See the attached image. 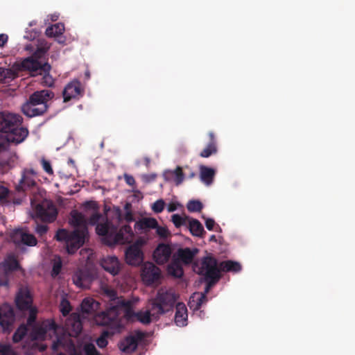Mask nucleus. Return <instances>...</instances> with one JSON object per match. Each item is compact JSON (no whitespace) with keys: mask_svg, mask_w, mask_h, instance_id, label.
I'll list each match as a JSON object with an SVG mask.
<instances>
[{"mask_svg":"<svg viewBox=\"0 0 355 355\" xmlns=\"http://www.w3.org/2000/svg\"><path fill=\"white\" fill-rule=\"evenodd\" d=\"M96 234L103 236V242L109 246L116 244L129 243L134 236V233L129 225H125L119 230L110 220L100 223L96 227Z\"/></svg>","mask_w":355,"mask_h":355,"instance_id":"nucleus-1","label":"nucleus"},{"mask_svg":"<svg viewBox=\"0 0 355 355\" xmlns=\"http://www.w3.org/2000/svg\"><path fill=\"white\" fill-rule=\"evenodd\" d=\"M21 116L10 112L0 114V132L7 133L12 142L18 144L23 142L28 135V130L21 127Z\"/></svg>","mask_w":355,"mask_h":355,"instance_id":"nucleus-2","label":"nucleus"},{"mask_svg":"<svg viewBox=\"0 0 355 355\" xmlns=\"http://www.w3.org/2000/svg\"><path fill=\"white\" fill-rule=\"evenodd\" d=\"M178 298V295L172 289L160 288L156 296L149 300L153 318L158 319L160 315L173 311Z\"/></svg>","mask_w":355,"mask_h":355,"instance_id":"nucleus-3","label":"nucleus"},{"mask_svg":"<svg viewBox=\"0 0 355 355\" xmlns=\"http://www.w3.org/2000/svg\"><path fill=\"white\" fill-rule=\"evenodd\" d=\"M88 228H74L69 232L65 229H60L57 231L55 238L57 241H64L67 244L69 253H73L83 246L88 237Z\"/></svg>","mask_w":355,"mask_h":355,"instance_id":"nucleus-4","label":"nucleus"},{"mask_svg":"<svg viewBox=\"0 0 355 355\" xmlns=\"http://www.w3.org/2000/svg\"><path fill=\"white\" fill-rule=\"evenodd\" d=\"M193 268V270L200 275L198 282L205 284L204 291L205 293H209L212 287L220 280L223 272L237 273L242 268H198V270L196 268Z\"/></svg>","mask_w":355,"mask_h":355,"instance_id":"nucleus-5","label":"nucleus"},{"mask_svg":"<svg viewBox=\"0 0 355 355\" xmlns=\"http://www.w3.org/2000/svg\"><path fill=\"white\" fill-rule=\"evenodd\" d=\"M15 304L19 310L21 311H28L27 325L33 326L36 320L37 309L33 306V297L27 287L19 288L15 297Z\"/></svg>","mask_w":355,"mask_h":355,"instance_id":"nucleus-6","label":"nucleus"},{"mask_svg":"<svg viewBox=\"0 0 355 355\" xmlns=\"http://www.w3.org/2000/svg\"><path fill=\"white\" fill-rule=\"evenodd\" d=\"M21 67L29 71L32 76H42L41 83L47 87H52L54 84V79L50 75L51 67L48 62L37 63L31 59H24L21 62Z\"/></svg>","mask_w":355,"mask_h":355,"instance_id":"nucleus-7","label":"nucleus"},{"mask_svg":"<svg viewBox=\"0 0 355 355\" xmlns=\"http://www.w3.org/2000/svg\"><path fill=\"white\" fill-rule=\"evenodd\" d=\"M122 307L126 310L127 315L132 313V304L130 301L121 300L118 305L112 306L106 311L102 312L96 316V321L101 326H111L118 322L119 308Z\"/></svg>","mask_w":355,"mask_h":355,"instance_id":"nucleus-8","label":"nucleus"},{"mask_svg":"<svg viewBox=\"0 0 355 355\" xmlns=\"http://www.w3.org/2000/svg\"><path fill=\"white\" fill-rule=\"evenodd\" d=\"M73 275V283L80 288H89L93 281L98 277V268H78Z\"/></svg>","mask_w":355,"mask_h":355,"instance_id":"nucleus-9","label":"nucleus"},{"mask_svg":"<svg viewBox=\"0 0 355 355\" xmlns=\"http://www.w3.org/2000/svg\"><path fill=\"white\" fill-rule=\"evenodd\" d=\"M199 252L196 248H180L172 255V264L167 266H181V264L189 265L193 261Z\"/></svg>","mask_w":355,"mask_h":355,"instance_id":"nucleus-10","label":"nucleus"},{"mask_svg":"<svg viewBox=\"0 0 355 355\" xmlns=\"http://www.w3.org/2000/svg\"><path fill=\"white\" fill-rule=\"evenodd\" d=\"M125 255L126 263L130 266H146L144 264V253L138 242L130 245Z\"/></svg>","mask_w":355,"mask_h":355,"instance_id":"nucleus-11","label":"nucleus"},{"mask_svg":"<svg viewBox=\"0 0 355 355\" xmlns=\"http://www.w3.org/2000/svg\"><path fill=\"white\" fill-rule=\"evenodd\" d=\"M144 338L143 332L137 331L135 334L126 336L122 340L119 344V347L123 352L131 354L137 349L139 342L141 341Z\"/></svg>","mask_w":355,"mask_h":355,"instance_id":"nucleus-12","label":"nucleus"},{"mask_svg":"<svg viewBox=\"0 0 355 355\" xmlns=\"http://www.w3.org/2000/svg\"><path fill=\"white\" fill-rule=\"evenodd\" d=\"M15 320V314L11 305L4 303L0 306V325L4 331H10Z\"/></svg>","mask_w":355,"mask_h":355,"instance_id":"nucleus-13","label":"nucleus"},{"mask_svg":"<svg viewBox=\"0 0 355 355\" xmlns=\"http://www.w3.org/2000/svg\"><path fill=\"white\" fill-rule=\"evenodd\" d=\"M11 239L17 245L21 244L35 246L37 243L35 236L24 229H16L11 234Z\"/></svg>","mask_w":355,"mask_h":355,"instance_id":"nucleus-14","label":"nucleus"},{"mask_svg":"<svg viewBox=\"0 0 355 355\" xmlns=\"http://www.w3.org/2000/svg\"><path fill=\"white\" fill-rule=\"evenodd\" d=\"M35 214L37 217L42 221L53 222L55 220L58 212L53 205L42 203L36 205Z\"/></svg>","mask_w":355,"mask_h":355,"instance_id":"nucleus-15","label":"nucleus"},{"mask_svg":"<svg viewBox=\"0 0 355 355\" xmlns=\"http://www.w3.org/2000/svg\"><path fill=\"white\" fill-rule=\"evenodd\" d=\"M84 91L81 87L79 80H75L69 83L62 92L64 102H68L71 99L79 98L83 95Z\"/></svg>","mask_w":355,"mask_h":355,"instance_id":"nucleus-16","label":"nucleus"},{"mask_svg":"<svg viewBox=\"0 0 355 355\" xmlns=\"http://www.w3.org/2000/svg\"><path fill=\"white\" fill-rule=\"evenodd\" d=\"M48 109L49 105L39 106L29 100L21 105V112L29 118L42 116L47 112Z\"/></svg>","mask_w":355,"mask_h":355,"instance_id":"nucleus-17","label":"nucleus"},{"mask_svg":"<svg viewBox=\"0 0 355 355\" xmlns=\"http://www.w3.org/2000/svg\"><path fill=\"white\" fill-rule=\"evenodd\" d=\"M141 279L146 286L158 284L161 279L160 268H141Z\"/></svg>","mask_w":355,"mask_h":355,"instance_id":"nucleus-18","label":"nucleus"},{"mask_svg":"<svg viewBox=\"0 0 355 355\" xmlns=\"http://www.w3.org/2000/svg\"><path fill=\"white\" fill-rule=\"evenodd\" d=\"M172 250L170 245L160 243L153 252V259L157 264H164L171 257Z\"/></svg>","mask_w":355,"mask_h":355,"instance_id":"nucleus-19","label":"nucleus"},{"mask_svg":"<svg viewBox=\"0 0 355 355\" xmlns=\"http://www.w3.org/2000/svg\"><path fill=\"white\" fill-rule=\"evenodd\" d=\"M54 97V93L49 89H42L40 91L34 92L30 95L28 100L31 101V103H35L39 106L48 105V101L53 99Z\"/></svg>","mask_w":355,"mask_h":355,"instance_id":"nucleus-20","label":"nucleus"},{"mask_svg":"<svg viewBox=\"0 0 355 355\" xmlns=\"http://www.w3.org/2000/svg\"><path fill=\"white\" fill-rule=\"evenodd\" d=\"M201 266H240L239 263L230 260L218 263L216 257L211 253L206 252V255L200 259Z\"/></svg>","mask_w":355,"mask_h":355,"instance_id":"nucleus-21","label":"nucleus"},{"mask_svg":"<svg viewBox=\"0 0 355 355\" xmlns=\"http://www.w3.org/2000/svg\"><path fill=\"white\" fill-rule=\"evenodd\" d=\"M24 69L21 67V63L17 65L13 66L12 68H3L0 67V82L3 83H9L17 77H18V73Z\"/></svg>","mask_w":355,"mask_h":355,"instance_id":"nucleus-22","label":"nucleus"},{"mask_svg":"<svg viewBox=\"0 0 355 355\" xmlns=\"http://www.w3.org/2000/svg\"><path fill=\"white\" fill-rule=\"evenodd\" d=\"M175 323L178 327L187 325L188 313L185 304L178 302L175 306Z\"/></svg>","mask_w":355,"mask_h":355,"instance_id":"nucleus-23","label":"nucleus"},{"mask_svg":"<svg viewBox=\"0 0 355 355\" xmlns=\"http://www.w3.org/2000/svg\"><path fill=\"white\" fill-rule=\"evenodd\" d=\"M205 291L202 293L196 292L191 295L189 301V306L190 309L193 311L199 310L202 305L206 303L208 300Z\"/></svg>","mask_w":355,"mask_h":355,"instance_id":"nucleus-24","label":"nucleus"},{"mask_svg":"<svg viewBox=\"0 0 355 355\" xmlns=\"http://www.w3.org/2000/svg\"><path fill=\"white\" fill-rule=\"evenodd\" d=\"M215 174L214 169L205 165L200 166V179L205 185L209 186L212 184Z\"/></svg>","mask_w":355,"mask_h":355,"instance_id":"nucleus-25","label":"nucleus"},{"mask_svg":"<svg viewBox=\"0 0 355 355\" xmlns=\"http://www.w3.org/2000/svg\"><path fill=\"white\" fill-rule=\"evenodd\" d=\"M164 176L168 181L173 180L177 186L182 184L184 180V173L180 166H177L175 170L165 171Z\"/></svg>","mask_w":355,"mask_h":355,"instance_id":"nucleus-26","label":"nucleus"},{"mask_svg":"<svg viewBox=\"0 0 355 355\" xmlns=\"http://www.w3.org/2000/svg\"><path fill=\"white\" fill-rule=\"evenodd\" d=\"M50 44L45 42H41L40 45L37 46L36 51L33 53V55L30 57L26 58V59H31L33 61L42 63L39 61L40 59L44 58L47 53L48 51L50 49Z\"/></svg>","mask_w":355,"mask_h":355,"instance_id":"nucleus-27","label":"nucleus"},{"mask_svg":"<svg viewBox=\"0 0 355 355\" xmlns=\"http://www.w3.org/2000/svg\"><path fill=\"white\" fill-rule=\"evenodd\" d=\"M70 215V224L74 228L87 227V220L85 216L82 213L76 210H73Z\"/></svg>","mask_w":355,"mask_h":355,"instance_id":"nucleus-28","label":"nucleus"},{"mask_svg":"<svg viewBox=\"0 0 355 355\" xmlns=\"http://www.w3.org/2000/svg\"><path fill=\"white\" fill-rule=\"evenodd\" d=\"M98 302H97L93 298L86 297L83 300L81 303V311L83 313L92 314L98 309Z\"/></svg>","mask_w":355,"mask_h":355,"instance_id":"nucleus-29","label":"nucleus"},{"mask_svg":"<svg viewBox=\"0 0 355 355\" xmlns=\"http://www.w3.org/2000/svg\"><path fill=\"white\" fill-rule=\"evenodd\" d=\"M189 228L191 234L195 236L203 237L206 234L202 225L197 219H189Z\"/></svg>","mask_w":355,"mask_h":355,"instance_id":"nucleus-30","label":"nucleus"},{"mask_svg":"<svg viewBox=\"0 0 355 355\" xmlns=\"http://www.w3.org/2000/svg\"><path fill=\"white\" fill-rule=\"evenodd\" d=\"M157 226V221L153 218H145L137 222L135 228L138 230H147L155 229Z\"/></svg>","mask_w":355,"mask_h":355,"instance_id":"nucleus-31","label":"nucleus"},{"mask_svg":"<svg viewBox=\"0 0 355 355\" xmlns=\"http://www.w3.org/2000/svg\"><path fill=\"white\" fill-rule=\"evenodd\" d=\"M36 185L35 181L29 178L27 175L23 174L19 184L16 187L18 191H24L27 189H31Z\"/></svg>","mask_w":355,"mask_h":355,"instance_id":"nucleus-32","label":"nucleus"},{"mask_svg":"<svg viewBox=\"0 0 355 355\" xmlns=\"http://www.w3.org/2000/svg\"><path fill=\"white\" fill-rule=\"evenodd\" d=\"M64 31V26L62 23L55 24L49 26L45 31L46 36L49 37H57L62 35Z\"/></svg>","mask_w":355,"mask_h":355,"instance_id":"nucleus-33","label":"nucleus"},{"mask_svg":"<svg viewBox=\"0 0 355 355\" xmlns=\"http://www.w3.org/2000/svg\"><path fill=\"white\" fill-rule=\"evenodd\" d=\"M137 319L144 324H148L151 322L153 316V311L151 310V305L148 304V309L145 311H139L135 313Z\"/></svg>","mask_w":355,"mask_h":355,"instance_id":"nucleus-34","label":"nucleus"},{"mask_svg":"<svg viewBox=\"0 0 355 355\" xmlns=\"http://www.w3.org/2000/svg\"><path fill=\"white\" fill-rule=\"evenodd\" d=\"M28 331V328L26 325L21 324L20 325L12 336V340L14 343H18L21 341L24 337L26 335Z\"/></svg>","mask_w":355,"mask_h":355,"instance_id":"nucleus-35","label":"nucleus"},{"mask_svg":"<svg viewBox=\"0 0 355 355\" xmlns=\"http://www.w3.org/2000/svg\"><path fill=\"white\" fill-rule=\"evenodd\" d=\"M216 144L209 142L208 145L200 153V156L202 157H209L211 155L216 153Z\"/></svg>","mask_w":355,"mask_h":355,"instance_id":"nucleus-36","label":"nucleus"},{"mask_svg":"<svg viewBox=\"0 0 355 355\" xmlns=\"http://www.w3.org/2000/svg\"><path fill=\"white\" fill-rule=\"evenodd\" d=\"M106 220H108L107 217H104L98 212H95L89 217V223L97 226L98 224L105 222Z\"/></svg>","mask_w":355,"mask_h":355,"instance_id":"nucleus-37","label":"nucleus"},{"mask_svg":"<svg viewBox=\"0 0 355 355\" xmlns=\"http://www.w3.org/2000/svg\"><path fill=\"white\" fill-rule=\"evenodd\" d=\"M187 208L190 212H198L202 209L203 205L200 200H192L189 201Z\"/></svg>","mask_w":355,"mask_h":355,"instance_id":"nucleus-38","label":"nucleus"},{"mask_svg":"<svg viewBox=\"0 0 355 355\" xmlns=\"http://www.w3.org/2000/svg\"><path fill=\"white\" fill-rule=\"evenodd\" d=\"M171 220L176 227H180L186 224L187 220H189L187 216L182 217L179 214H173L171 216Z\"/></svg>","mask_w":355,"mask_h":355,"instance_id":"nucleus-39","label":"nucleus"},{"mask_svg":"<svg viewBox=\"0 0 355 355\" xmlns=\"http://www.w3.org/2000/svg\"><path fill=\"white\" fill-rule=\"evenodd\" d=\"M42 327L46 329V332L49 335L51 334H56L57 329L58 328V324L54 320H47L46 322H44Z\"/></svg>","mask_w":355,"mask_h":355,"instance_id":"nucleus-40","label":"nucleus"},{"mask_svg":"<svg viewBox=\"0 0 355 355\" xmlns=\"http://www.w3.org/2000/svg\"><path fill=\"white\" fill-rule=\"evenodd\" d=\"M60 309L62 314L64 316H67L71 311L70 302L66 299H62L60 302Z\"/></svg>","mask_w":355,"mask_h":355,"instance_id":"nucleus-41","label":"nucleus"},{"mask_svg":"<svg viewBox=\"0 0 355 355\" xmlns=\"http://www.w3.org/2000/svg\"><path fill=\"white\" fill-rule=\"evenodd\" d=\"M16 269H21L22 270L23 268H11V267L4 268L5 277L2 279H0V286H8L9 281L6 276Z\"/></svg>","mask_w":355,"mask_h":355,"instance_id":"nucleus-42","label":"nucleus"},{"mask_svg":"<svg viewBox=\"0 0 355 355\" xmlns=\"http://www.w3.org/2000/svg\"><path fill=\"white\" fill-rule=\"evenodd\" d=\"M12 143L10 139H9V136L6 135V137H0V153L6 151L9 147V144Z\"/></svg>","mask_w":355,"mask_h":355,"instance_id":"nucleus-43","label":"nucleus"},{"mask_svg":"<svg viewBox=\"0 0 355 355\" xmlns=\"http://www.w3.org/2000/svg\"><path fill=\"white\" fill-rule=\"evenodd\" d=\"M165 206V202L162 199H159L156 200L152 205V209L155 213L159 214L161 213Z\"/></svg>","mask_w":355,"mask_h":355,"instance_id":"nucleus-44","label":"nucleus"},{"mask_svg":"<svg viewBox=\"0 0 355 355\" xmlns=\"http://www.w3.org/2000/svg\"><path fill=\"white\" fill-rule=\"evenodd\" d=\"M84 350L86 355H100L95 346L92 343L86 344Z\"/></svg>","mask_w":355,"mask_h":355,"instance_id":"nucleus-45","label":"nucleus"},{"mask_svg":"<svg viewBox=\"0 0 355 355\" xmlns=\"http://www.w3.org/2000/svg\"><path fill=\"white\" fill-rule=\"evenodd\" d=\"M0 355H15L10 345L0 343Z\"/></svg>","mask_w":355,"mask_h":355,"instance_id":"nucleus-46","label":"nucleus"},{"mask_svg":"<svg viewBox=\"0 0 355 355\" xmlns=\"http://www.w3.org/2000/svg\"><path fill=\"white\" fill-rule=\"evenodd\" d=\"M41 164L42 166V168L44 171L48 173L49 175H53V170L51 167V164L49 161L45 159L44 158H42L41 159Z\"/></svg>","mask_w":355,"mask_h":355,"instance_id":"nucleus-47","label":"nucleus"},{"mask_svg":"<svg viewBox=\"0 0 355 355\" xmlns=\"http://www.w3.org/2000/svg\"><path fill=\"white\" fill-rule=\"evenodd\" d=\"M103 293L112 300H114L116 298L117 293L114 289L110 288L107 286H105L103 288Z\"/></svg>","mask_w":355,"mask_h":355,"instance_id":"nucleus-48","label":"nucleus"},{"mask_svg":"<svg viewBox=\"0 0 355 355\" xmlns=\"http://www.w3.org/2000/svg\"><path fill=\"white\" fill-rule=\"evenodd\" d=\"M155 229H156L157 234L161 238L165 239L169 234L168 230L165 227H160L157 225Z\"/></svg>","mask_w":355,"mask_h":355,"instance_id":"nucleus-49","label":"nucleus"},{"mask_svg":"<svg viewBox=\"0 0 355 355\" xmlns=\"http://www.w3.org/2000/svg\"><path fill=\"white\" fill-rule=\"evenodd\" d=\"M205 226L208 230H213L214 227L220 231V227L218 224H216L215 221L212 218H207L205 220Z\"/></svg>","mask_w":355,"mask_h":355,"instance_id":"nucleus-50","label":"nucleus"},{"mask_svg":"<svg viewBox=\"0 0 355 355\" xmlns=\"http://www.w3.org/2000/svg\"><path fill=\"white\" fill-rule=\"evenodd\" d=\"M107 332H104V334L96 340V344L100 348H104L107 345L108 342L105 338Z\"/></svg>","mask_w":355,"mask_h":355,"instance_id":"nucleus-51","label":"nucleus"},{"mask_svg":"<svg viewBox=\"0 0 355 355\" xmlns=\"http://www.w3.org/2000/svg\"><path fill=\"white\" fill-rule=\"evenodd\" d=\"M169 272H172L173 275L180 277L184 274L183 268H167Z\"/></svg>","mask_w":355,"mask_h":355,"instance_id":"nucleus-52","label":"nucleus"},{"mask_svg":"<svg viewBox=\"0 0 355 355\" xmlns=\"http://www.w3.org/2000/svg\"><path fill=\"white\" fill-rule=\"evenodd\" d=\"M48 231V227L46 225H37L35 227V232L40 235L43 236Z\"/></svg>","mask_w":355,"mask_h":355,"instance_id":"nucleus-53","label":"nucleus"},{"mask_svg":"<svg viewBox=\"0 0 355 355\" xmlns=\"http://www.w3.org/2000/svg\"><path fill=\"white\" fill-rule=\"evenodd\" d=\"M106 272L110 273L112 276H116L119 274L121 268H102Z\"/></svg>","mask_w":355,"mask_h":355,"instance_id":"nucleus-54","label":"nucleus"},{"mask_svg":"<svg viewBox=\"0 0 355 355\" xmlns=\"http://www.w3.org/2000/svg\"><path fill=\"white\" fill-rule=\"evenodd\" d=\"M124 179L126 184L130 186H133L135 184V178L130 175L124 174Z\"/></svg>","mask_w":355,"mask_h":355,"instance_id":"nucleus-55","label":"nucleus"},{"mask_svg":"<svg viewBox=\"0 0 355 355\" xmlns=\"http://www.w3.org/2000/svg\"><path fill=\"white\" fill-rule=\"evenodd\" d=\"M36 334L37 337L42 338H44L48 333L46 332V329L42 326L37 330Z\"/></svg>","mask_w":355,"mask_h":355,"instance_id":"nucleus-56","label":"nucleus"},{"mask_svg":"<svg viewBox=\"0 0 355 355\" xmlns=\"http://www.w3.org/2000/svg\"><path fill=\"white\" fill-rule=\"evenodd\" d=\"M8 40V36L6 34H0V47L3 48L5 46Z\"/></svg>","mask_w":355,"mask_h":355,"instance_id":"nucleus-57","label":"nucleus"},{"mask_svg":"<svg viewBox=\"0 0 355 355\" xmlns=\"http://www.w3.org/2000/svg\"><path fill=\"white\" fill-rule=\"evenodd\" d=\"M8 194V189L4 186H0V200L4 199Z\"/></svg>","mask_w":355,"mask_h":355,"instance_id":"nucleus-58","label":"nucleus"},{"mask_svg":"<svg viewBox=\"0 0 355 355\" xmlns=\"http://www.w3.org/2000/svg\"><path fill=\"white\" fill-rule=\"evenodd\" d=\"M62 340L60 338H57L56 340L53 341L51 348L53 351L56 352L58 350L59 347L62 345Z\"/></svg>","mask_w":355,"mask_h":355,"instance_id":"nucleus-59","label":"nucleus"},{"mask_svg":"<svg viewBox=\"0 0 355 355\" xmlns=\"http://www.w3.org/2000/svg\"><path fill=\"white\" fill-rule=\"evenodd\" d=\"M124 219L127 222H132L134 220L133 214L131 211H125V214L124 215Z\"/></svg>","mask_w":355,"mask_h":355,"instance_id":"nucleus-60","label":"nucleus"},{"mask_svg":"<svg viewBox=\"0 0 355 355\" xmlns=\"http://www.w3.org/2000/svg\"><path fill=\"white\" fill-rule=\"evenodd\" d=\"M85 208L90 209H97L96 203L93 201L86 202L85 203Z\"/></svg>","mask_w":355,"mask_h":355,"instance_id":"nucleus-61","label":"nucleus"},{"mask_svg":"<svg viewBox=\"0 0 355 355\" xmlns=\"http://www.w3.org/2000/svg\"><path fill=\"white\" fill-rule=\"evenodd\" d=\"M110 259V263L111 264V266H119V259L116 257H108Z\"/></svg>","mask_w":355,"mask_h":355,"instance_id":"nucleus-62","label":"nucleus"},{"mask_svg":"<svg viewBox=\"0 0 355 355\" xmlns=\"http://www.w3.org/2000/svg\"><path fill=\"white\" fill-rule=\"evenodd\" d=\"M12 262H13L12 264H8L6 262H2L0 263V266H15V267L20 266L17 259H13Z\"/></svg>","mask_w":355,"mask_h":355,"instance_id":"nucleus-63","label":"nucleus"},{"mask_svg":"<svg viewBox=\"0 0 355 355\" xmlns=\"http://www.w3.org/2000/svg\"><path fill=\"white\" fill-rule=\"evenodd\" d=\"M62 268H52L51 276L53 277L58 276L60 273Z\"/></svg>","mask_w":355,"mask_h":355,"instance_id":"nucleus-64","label":"nucleus"}]
</instances>
